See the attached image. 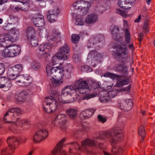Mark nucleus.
I'll return each instance as SVG.
<instances>
[{
  "instance_id": "obj_21",
  "label": "nucleus",
  "mask_w": 155,
  "mask_h": 155,
  "mask_svg": "<svg viewBox=\"0 0 155 155\" xmlns=\"http://www.w3.org/2000/svg\"><path fill=\"white\" fill-rule=\"evenodd\" d=\"M95 110V109L90 108L82 110L80 113V117L81 119H87L91 117Z\"/></svg>"
},
{
  "instance_id": "obj_1",
  "label": "nucleus",
  "mask_w": 155,
  "mask_h": 155,
  "mask_svg": "<svg viewBox=\"0 0 155 155\" xmlns=\"http://www.w3.org/2000/svg\"><path fill=\"white\" fill-rule=\"evenodd\" d=\"M89 91L87 81L82 79H79L73 84L66 86L62 89L61 93L62 95L66 98L65 101L61 97L59 92L52 91L51 96L45 98L43 105L44 110L48 113L54 112L57 110L60 102L69 103L74 101L78 96V92L81 94L88 93L83 96V100H88L97 96L96 94H89Z\"/></svg>"
},
{
  "instance_id": "obj_31",
  "label": "nucleus",
  "mask_w": 155,
  "mask_h": 155,
  "mask_svg": "<svg viewBox=\"0 0 155 155\" xmlns=\"http://www.w3.org/2000/svg\"><path fill=\"white\" fill-rule=\"evenodd\" d=\"M22 5L24 6H23L21 5H18L17 6L11 5L10 8L11 10L15 12H17L20 10L25 11L26 8L28 7H26V6L25 5Z\"/></svg>"
},
{
  "instance_id": "obj_50",
  "label": "nucleus",
  "mask_w": 155,
  "mask_h": 155,
  "mask_svg": "<svg viewBox=\"0 0 155 155\" xmlns=\"http://www.w3.org/2000/svg\"><path fill=\"white\" fill-rule=\"evenodd\" d=\"M81 70L82 71L89 72L92 71V69L91 67L87 66H82Z\"/></svg>"
},
{
  "instance_id": "obj_14",
  "label": "nucleus",
  "mask_w": 155,
  "mask_h": 155,
  "mask_svg": "<svg viewBox=\"0 0 155 155\" xmlns=\"http://www.w3.org/2000/svg\"><path fill=\"white\" fill-rule=\"evenodd\" d=\"M70 51V48L68 45L65 44L58 50L57 55L58 57L61 60H66L68 58V53Z\"/></svg>"
},
{
  "instance_id": "obj_25",
  "label": "nucleus",
  "mask_w": 155,
  "mask_h": 155,
  "mask_svg": "<svg viewBox=\"0 0 155 155\" xmlns=\"http://www.w3.org/2000/svg\"><path fill=\"white\" fill-rule=\"evenodd\" d=\"M98 15L95 13L88 15L85 18V22L88 24H92L96 22L97 20Z\"/></svg>"
},
{
  "instance_id": "obj_37",
  "label": "nucleus",
  "mask_w": 155,
  "mask_h": 155,
  "mask_svg": "<svg viewBox=\"0 0 155 155\" xmlns=\"http://www.w3.org/2000/svg\"><path fill=\"white\" fill-rule=\"evenodd\" d=\"M71 65H68L65 70V76L67 78H69L72 72L73 69Z\"/></svg>"
},
{
  "instance_id": "obj_33",
  "label": "nucleus",
  "mask_w": 155,
  "mask_h": 155,
  "mask_svg": "<svg viewBox=\"0 0 155 155\" xmlns=\"http://www.w3.org/2000/svg\"><path fill=\"white\" fill-rule=\"evenodd\" d=\"M31 66L34 70H38L40 68L41 65L39 61L33 60L31 63Z\"/></svg>"
},
{
  "instance_id": "obj_46",
  "label": "nucleus",
  "mask_w": 155,
  "mask_h": 155,
  "mask_svg": "<svg viewBox=\"0 0 155 155\" xmlns=\"http://www.w3.org/2000/svg\"><path fill=\"white\" fill-rule=\"evenodd\" d=\"M15 1L21 2L22 5H25L26 7H29V4L30 2V0H15Z\"/></svg>"
},
{
  "instance_id": "obj_26",
  "label": "nucleus",
  "mask_w": 155,
  "mask_h": 155,
  "mask_svg": "<svg viewBox=\"0 0 155 155\" xmlns=\"http://www.w3.org/2000/svg\"><path fill=\"white\" fill-rule=\"evenodd\" d=\"M66 113L70 119L74 120L77 116L78 111L74 108H70L66 110Z\"/></svg>"
},
{
  "instance_id": "obj_20",
  "label": "nucleus",
  "mask_w": 155,
  "mask_h": 155,
  "mask_svg": "<svg viewBox=\"0 0 155 155\" xmlns=\"http://www.w3.org/2000/svg\"><path fill=\"white\" fill-rule=\"evenodd\" d=\"M33 22L34 25L37 27L43 26L45 24L44 16L40 14L36 15L33 19Z\"/></svg>"
},
{
  "instance_id": "obj_18",
  "label": "nucleus",
  "mask_w": 155,
  "mask_h": 155,
  "mask_svg": "<svg viewBox=\"0 0 155 155\" xmlns=\"http://www.w3.org/2000/svg\"><path fill=\"white\" fill-rule=\"evenodd\" d=\"M12 85L11 82L8 79L4 77L0 78V88L4 91H6Z\"/></svg>"
},
{
  "instance_id": "obj_28",
  "label": "nucleus",
  "mask_w": 155,
  "mask_h": 155,
  "mask_svg": "<svg viewBox=\"0 0 155 155\" xmlns=\"http://www.w3.org/2000/svg\"><path fill=\"white\" fill-rule=\"evenodd\" d=\"M26 35L28 39L34 38L35 37L36 32L35 29L32 27H29L26 29Z\"/></svg>"
},
{
  "instance_id": "obj_29",
  "label": "nucleus",
  "mask_w": 155,
  "mask_h": 155,
  "mask_svg": "<svg viewBox=\"0 0 155 155\" xmlns=\"http://www.w3.org/2000/svg\"><path fill=\"white\" fill-rule=\"evenodd\" d=\"M12 24L10 23H8L6 26L4 27V29L6 31H9V34L8 35H11L12 36H13L15 34V31L17 30L18 31V33L17 34V38L18 36V30L15 28H13L12 26Z\"/></svg>"
},
{
  "instance_id": "obj_9",
  "label": "nucleus",
  "mask_w": 155,
  "mask_h": 155,
  "mask_svg": "<svg viewBox=\"0 0 155 155\" xmlns=\"http://www.w3.org/2000/svg\"><path fill=\"white\" fill-rule=\"evenodd\" d=\"M7 142L10 147V149L9 151H7L5 148L2 150L1 152L2 155H7L8 153L9 154H10L11 153H13L15 151V147L18 145L19 143L17 138L12 136L8 137Z\"/></svg>"
},
{
  "instance_id": "obj_48",
  "label": "nucleus",
  "mask_w": 155,
  "mask_h": 155,
  "mask_svg": "<svg viewBox=\"0 0 155 155\" xmlns=\"http://www.w3.org/2000/svg\"><path fill=\"white\" fill-rule=\"evenodd\" d=\"M103 76L106 77H110V78L114 79L117 77L116 75L114 74L110 73H106L104 74L103 75Z\"/></svg>"
},
{
  "instance_id": "obj_39",
  "label": "nucleus",
  "mask_w": 155,
  "mask_h": 155,
  "mask_svg": "<svg viewBox=\"0 0 155 155\" xmlns=\"http://www.w3.org/2000/svg\"><path fill=\"white\" fill-rule=\"evenodd\" d=\"M5 47V48L2 52V56L5 57H10L8 46H7Z\"/></svg>"
},
{
  "instance_id": "obj_34",
  "label": "nucleus",
  "mask_w": 155,
  "mask_h": 155,
  "mask_svg": "<svg viewBox=\"0 0 155 155\" xmlns=\"http://www.w3.org/2000/svg\"><path fill=\"white\" fill-rule=\"evenodd\" d=\"M18 75L11 68L8 69L7 72V76L9 79L13 80L16 79Z\"/></svg>"
},
{
  "instance_id": "obj_49",
  "label": "nucleus",
  "mask_w": 155,
  "mask_h": 155,
  "mask_svg": "<svg viewBox=\"0 0 155 155\" xmlns=\"http://www.w3.org/2000/svg\"><path fill=\"white\" fill-rule=\"evenodd\" d=\"M58 55L57 56H53L51 59V61L54 65H55L58 64V62L59 59Z\"/></svg>"
},
{
  "instance_id": "obj_53",
  "label": "nucleus",
  "mask_w": 155,
  "mask_h": 155,
  "mask_svg": "<svg viewBox=\"0 0 155 155\" xmlns=\"http://www.w3.org/2000/svg\"><path fill=\"white\" fill-rule=\"evenodd\" d=\"M16 119L15 120V122H16V124L17 125H22L23 123V121H25L23 120V119H20L19 118H16Z\"/></svg>"
},
{
  "instance_id": "obj_30",
  "label": "nucleus",
  "mask_w": 155,
  "mask_h": 155,
  "mask_svg": "<svg viewBox=\"0 0 155 155\" xmlns=\"http://www.w3.org/2000/svg\"><path fill=\"white\" fill-rule=\"evenodd\" d=\"M114 69L117 72L121 71L127 73V67L126 66H124V64H120L118 65H116L114 68Z\"/></svg>"
},
{
  "instance_id": "obj_52",
  "label": "nucleus",
  "mask_w": 155,
  "mask_h": 155,
  "mask_svg": "<svg viewBox=\"0 0 155 155\" xmlns=\"http://www.w3.org/2000/svg\"><path fill=\"white\" fill-rule=\"evenodd\" d=\"M98 119L100 121L104 123L106 121V118L101 115H98L97 116Z\"/></svg>"
},
{
  "instance_id": "obj_2",
  "label": "nucleus",
  "mask_w": 155,
  "mask_h": 155,
  "mask_svg": "<svg viewBox=\"0 0 155 155\" xmlns=\"http://www.w3.org/2000/svg\"><path fill=\"white\" fill-rule=\"evenodd\" d=\"M122 125L116 126L109 131L104 132L102 134H99L94 136V139L101 140H110V143L113 147L112 152L114 155H122L123 152V148L120 147H115L118 142L123 140V136L122 129Z\"/></svg>"
},
{
  "instance_id": "obj_15",
  "label": "nucleus",
  "mask_w": 155,
  "mask_h": 155,
  "mask_svg": "<svg viewBox=\"0 0 155 155\" xmlns=\"http://www.w3.org/2000/svg\"><path fill=\"white\" fill-rule=\"evenodd\" d=\"M31 78L27 75H18L16 79V83L20 86L27 85L30 83L29 82Z\"/></svg>"
},
{
  "instance_id": "obj_13",
  "label": "nucleus",
  "mask_w": 155,
  "mask_h": 155,
  "mask_svg": "<svg viewBox=\"0 0 155 155\" xmlns=\"http://www.w3.org/2000/svg\"><path fill=\"white\" fill-rule=\"evenodd\" d=\"M59 10L57 6L53 7L47 13V18L50 22H53L57 21L59 13Z\"/></svg>"
},
{
  "instance_id": "obj_5",
  "label": "nucleus",
  "mask_w": 155,
  "mask_h": 155,
  "mask_svg": "<svg viewBox=\"0 0 155 155\" xmlns=\"http://www.w3.org/2000/svg\"><path fill=\"white\" fill-rule=\"evenodd\" d=\"M71 144L75 149L85 151L87 155H93L94 154L93 152L87 149L88 146H94L95 144V142L91 139H87L83 141L81 143V147L77 142H72Z\"/></svg>"
},
{
  "instance_id": "obj_17",
  "label": "nucleus",
  "mask_w": 155,
  "mask_h": 155,
  "mask_svg": "<svg viewBox=\"0 0 155 155\" xmlns=\"http://www.w3.org/2000/svg\"><path fill=\"white\" fill-rule=\"evenodd\" d=\"M73 7L77 10L83 11L85 8L89 7L90 4L87 2L83 0L77 1L73 4Z\"/></svg>"
},
{
  "instance_id": "obj_40",
  "label": "nucleus",
  "mask_w": 155,
  "mask_h": 155,
  "mask_svg": "<svg viewBox=\"0 0 155 155\" xmlns=\"http://www.w3.org/2000/svg\"><path fill=\"white\" fill-rule=\"evenodd\" d=\"M30 40L31 45L34 47H35L38 45V42L35 37L34 38H31L28 39Z\"/></svg>"
},
{
  "instance_id": "obj_6",
  "label": "nucleus",
  "mask_w": 155,
  "mask_h": 155,
  "mask_svg": "<svg viewBox=\"0 0 155 155\" xmlns=\"http://www.w3.org/2000/svg\"><path fill=\"white\" fill-rule=\"evenodd\" d=\"M21 114V110L18 107H13L10 109L5 114L3 120L8 123H14L16 118Z\"/></svg>"
},
{
  "instance_id": "obj_44",
  "label": "nucleus",
  "mask_w": 155,
  "mask_h": 155,
  "mask_svg": "<svg viewBox=\"0 0 155 155\" xmlns=\"http://www.w3.org/2000/svg\"><path fill=\"white\" fill-rule=\"evenodd\" d=\"M84 24L83 18L81 17L77 18L75 22V24L77 25H83Z\"/></svg>"
},
{
  "instance_id": "obj_11",
  "label": "nucleus",
  "mask_w": 155,
  "mask_h": 155,
  "mask_svg": "<svg viewBox=\"0 0 155 155\" xmlns=\"http://www.w3.org/2000/svg\"><path fill=\"white\" fill-rule=\"evenodd\" d=\"M66 116L64 114H58L54 122L55 125L61 128L63 131H65L66 128Z\"/></svg>"
},
{
  "instance_id": "obj_64",
  "label": "nucleus",
  "mask_w": 155,
  "mask_h": 155,
  "mask_svg": "<svg viewBox=\"0 0 155 155\" xmlns=\"http://www.w3.org/2000/svg\"><path fill=\"white\" fill-rule=\"evenodd\" d=\"M104 155H111L109 153L105 151L104 152Z\"/></svg>"
},
{
  "instance_id": "obj_62",
  "label": "nucleus",
  "mask_w": 155,
  "mask_h": 155,
  "mask_svg": "<svg viewBox=\"0 0 155 155\" xmlns=\"http://www.w3.org/2000/svg\"><path fill=\"white\" fill-rule=\"evenodd\" d=\"M23 120L25 121V122L23 121V124H23L26 125V124H29V122L28 120H25V119H23Z\"/></svg>"
},
{
  "instance_id": "obj_8",
  "label": "nucleus",
  "mask_w": 155,
  "mask_h": 155,
  "mask_svg": "<svg viewBox=\"0 0 155 155\" xmlns=\"http://www.w3.org/2000/svg\"><path fill=\"white\" fill-rule=\"evenodd\" d=\"M15 34L13 36L8 34L5 35V36L0 35V46L5 47L8 45L12 44L16 41L17 39V34L18 31L17 30L15 31Z\"/></svg>"
},
{
  "instance_id": "obj_19",
  "label": "nucleus",
  "mask_w": 155,
  "mask_h": 155,
  "mask_svg": "<svg viewBox=\"0 0 155 155\" xmlns=\"http://www.w3.org/2000/svg\"><path fill=\"white\" fill-rule=\"evenodd\" d=\"M136 0H118L117 4L120 7L124 9L130 8L131 6L133 5Z\"/></svg>"
},
{
  "instance_id": "obj_23",
  "label": "nucleus",
  "mask_w": 155,
  "mask_h": 155,
  "mask_svg": "<svg viewBox=\"0 0 155 155\" xmlns=\"http://www.w3.org/2000/svg\"><path fill=\"white\" fill-rule=\"evenodd\" d=\"M64 140H61L57 146L56 148L52 152L53 155H56L58 152L59 153V155H66V152L64 150L62 149V143L64 142Z\"/></svg>"
},
{
  "instance_id": "obj_63",
  "label": "nucleus",
  "mask_w": 155,
  "mask_h": 155,
  "mask_svg": "<svg viewBox=\"0 0 155 155\" xmlns=\"http://www.w3.org/2000/svg\"><path fill=\"white\" fill-rule=\"evenodd\" d=\"M128 47L129 49H132V50L134 49V46L132 44L129 45L128 46Z\"/></svg>"
},
{
  "instance_id": "obj_32",
  "label": "nucleus",
  "mask_w": 155,
  "mask_h": 155,
  "mask_svg": "<svg viewBox=\"0 0 155 155\" xmlns=\"http://www.w3.org/2000/svg\"><path fill=\"white\" fill-rule=\"evenodd\" d=\"M11 68L18 75L23 71L22 65L20 64H16L12 66Z\"/></svg>"
},
{
  "instance_id": "obj_58",
  "label": "nucleus",
  "mask_w": 155,
  "mask_h": 155,
  "mask_svg": "<svg viewBox=\"0 0 155 155\" xmlns=\"http://www.w3.org/2000/svg\"><path fill=\"white\" fill-rule=\"evenodd\" d=\"M73 58L75 62L77 61L79 59V57L78 55L77 54H74L73 56Z\"/></svg>"
},
{
  "instance_id": "obj_16",
  "label": "nucleus",
  "mask_w": 155,
  "mask_h": 155,
  "mask_svg": "<svg viewBox=\"0 0 155 155\" xmlns=\"http://www.w3.org/2000/svg\"><path fill=\"white\" fill-rule=\"evenodd\" d=\"M7 46L10 57L17 56L20 53L21 48L18 45L9 44Z\"/></svg>"
},
{
  "instance_id": "obj_4",
  "label": "nucleus",
  "mask_w": 155,
  "mask_h": 155,
  "mask_svg": "<svg viewBox=\"0 0 155 155\" xmlns=\"http://www.w3.org/2000/svg\"><path fill=\"white\" fill-rule=\"evenodd\" d=\"M124 44H123L117 50V57L121 62H125L128 58L127 45L130 43L131 37L130 34L127 29L125 30Z\"/></svg>"
},
{
  "instance_id": "obj_47",
  "label": "nucleus",
  "mask_w": 155,
  "mask_h": 155,
  "mask_svg": "<svg viewBox=\"0 0 155 155\" xmlns=\"http://www.w3.org/2000/svg\"><path fill=\"white\" fill-rule=\"evenodd\" d=\"M101 101L102 103H106L110 100V98L106 94L104 97H101L100 98Z\"/></svg>"
},
{
  "instance_id": "obj_54",
  "label": "nucleus",
  "mask_w": 155,
  "mask_h": 155,
  "mask_svg": "<svg viewBox=\"0 0 155 155\" xmlns=\"http://www.w3.org/2000/svg\"><path fill=\"white\" fill-rule=\"evenodd\" d=\"M131 86L129 85L128 87H124L121 89L122 91L125 92L126 93H130Z\"/></svg>"
},
{
  "instance_id": "obj_61",
  "label": "nucleus",
  "mask_w": 155,
  "mask_h": 155,
  "mask_svg": "<svg viewBox=\"0 0 155 155\" xmlns=\"http://www.w3.org/2000/svg\"><path fill=\"white\" fill-rule=\"evenodd\" d=\"M141 18V15H140L139 17H138V18L136 19L135 21H134V22H139L140 21V19Z\"/></svg>"
},
{
  "instance_id": "obj_41",
  "label": "nucleus",
  "mask_w": 155,
  "mask_h": 155,
  "mask_svg": "<svg viewBox=\"0 0 155 155\" xmlns=\"http://www.w3.org/2000/svg\"><path fill=\"white\" fill-rule=\"evenodd\" d=\"M99 38L101 40H98V42H100L101 41L103 40L104 39L102 35H99L97 38L93 37L91 38L90 40V43H93V44L95 43V42L96 43L97 41L98 40V38Z\"/></svg>"
},
{
  "instance_id": "obj_45",
  "label": "nucleus",
  "mask_w": 155,
  "mask_h": 155,
  "mask_svg": "<svg viewBox=\"0 0 155 155\" xmlns=\"http://www.w3.org/2000/svg\"><path fill=\"white\" fill-rule=\"evenodd\" d=\"M72 41L74 43H77L80 39V37L78 35L72 34L71 36Z\"/></svg>"
},
{
  "instance_id": "obj_3",
  "label": "nucleus",
  "mask_w": 155,
  "mask_h": 155,
  "mask_svg": "<svg viewBox=\"0 0 155 155\" xmlns=\"http://www.w3.org/2000/svg\"><path fill=\"white\" fill-rule=\"evenodd\" d=\"M47 76L54 86L60 85L62 83L61 79L64 76V69L61 66L52 67L50 64H48L46 67Z\"/></svg>"
},
{
  "instance_id": "obj_55",
  "label": "nucleus",
  "mask_w": 155,
  "mask_h": 155,
  "mask_svg": "<svg viewBox=\"0 0 155 155\" xmlns=\"http://www.w3.org/2000/svg\"><path fill=\"white\" fill-rule=\"evenodd\" d=\"M5 70L4 65L0 63V75H2L4 74Z\"/></svg>"
},
{
  "instance_id": "obj_24",
  "label": "nucleus",
  "mask_w": 155,
  "mask_h": 155,
  "mask_svg": "<svg viewBox=\"0 0 155 155\" xmlns=\"http://www.w3.org/2000/svg\"><path fill=\"white\" fill-rule=\"evenodd\" d=\"M132 106V100L129 99L123 101L120 105V107L122 110L128 111L131 109Z\"/></svg>"
},
{
  "instance_id": "obj_60",
  "label": "nucleus",
  "mask_w": 155,
  "mask_h": 155,
  "mask_svg": "<svg viewBox=\"0 0 155 155\" xmlns=\"http://www.w3.org/2000/svg\"><path fill=\"white\" fill-rule=\"evenodd\" d=\"M8 0H0V5H2L7 3Z\"/></svg>"
},
{
  "instance_id": "obj_27",
  "label": "nucleus",
  "mask_w": 155,
  "mask_h": 155,
  "mask_svg": "<svg viewBox=\"0 0 155 155\" xmlns=\"http://www.w3.org/2000/svg\"><path fill=\"white\" fill-rule=\"evenodd\" d=\"M110 31L113 35L116 37V38H115V39L116 41H119L122 40V38L120 37L117 34L119 29L117 26L114 25H111L110 28Z\"/></svg>"
},
{
  "instance_id": "obj_57",
  "label": "nucleus",
  "mask_w": 155,
  "mask_h": 155,
  "mask_svg": "<svg viewBox=\"0 0 155 155\" xmlns=\"http://www.w3.org/2000/svg\"><path fill=\"white\" fill-rule=\"evenodd\" d=\"M143 35L142 33H140L139 34V35H138V36H139L138 40H139V41L140 42L142 41V39H143Z\"/></svg>"
},
{
  "instance_id": "obj_12",
  "label": "nucleus",
  "mask_w": 155,
  "mask_h": 155,
  "mask_svg": "<svg viewBox=\"0 0 155 155\" xmlns=\"http://www.w3.org/2000/svg\"><path fill=\"white\" fill-rule=\"evenodd\" d=\"M48 135V132L44 128L40 129L35 134L33 141L35 143L39 142L45 139Z\"/></svg>"
},
{
  "instance_id": "obj_56",
  "label": "nucleus",
  "mask_w": 155,
  "mask_h": 155,
  "mask_svg": "<svg viewBox=\"0 0 155 155\" xmlns=\"http://www.w3.org/2000/svg\"><path fill=\"white\" fill-rule=\"evenodd\" d=\"M148 21H146L145 22L143 27V29L145 32H147L148 31Z\"/></svg>"
},
{
  "instance_id": "obj_10",
  "label": "nucleus",
  "mask_w": 155,
  "mask_h": 155,
  "mask_svg": "<svg viewBox=\"0 0 155 155\" xmlns=\"http://www.w3.org/2000/svg\"><path fill=\"white\" fill-rule=\"evenodd\" d=\"M102 57V55L101 54L96 51H92L89 53L87 60L88 62L95 67L96 64L100 61Z\"/></svg>"
},
{
  "instance_id": "obj_43",
  "label": "nucleus",
  "mask_w": 155,
  "mask_h": 155,
  "mask_svg": "<svg viewBox=\"0 0 155 155\" xmlns=\"http://www.w3.org/2000/svg\"><path fill=\"white\" fill-rule=\"evenodd\" d=\"M138 133L139 135L141 136L142 138L144 139L145 136V130L143 126H140L138 129Z\"/></svg>"
},
{
  "instance_id": "obj_35",
  "label": "nucleus",
  "mask_w": 155,
  "mask_h": 155,
  "mask_svg": "<svg viewBox=\"0 0 155 155\" xmlns=\"http://www.w3.org/2000/svg\"><path fill=\"white\" fill-rule=\"evenodd\" d=\"M129 82V80L128 79H121L117 81L116 84V86L117 87H121L127 84Z\"/></svg>"
},
{
  "instance_id": "obj_42",
  "label": "nucleus",
  "mask_w": 155,
  "mask_h": 155,
  "mask_svg": "<svg viewBox=\"0 0 155 155\" xmlns=\"http://www.w3.org/2000/svg\"><path fill=\"white\" fill-rule=\"evenodd\" d=\"M10 18L9 23L11 24H15L18 21V18L16 17L11 15L10 16Z\"/></svg>"
},
{
  "instance_id": "obj_38",
  "label": "nucleus",
  "mask_w": 155,
  "mask_h": 155,
  "mask_svg": "<svg viewBox=\"0 0 155 155\" xmlns=\"http://www.w3.org/2000/svg\"><path fill=\"white\" fill-rule=\"evenodd\" d=\"M106 94L109 98H113L117 95V91L116 89L111 90L107 92Z\"/></svg>"
},
{
  "instance_id": "obj_36",
  "label": "nucleus",
  "mask_w": 155,
  "mask_h": 155,
  "mask_svg": "<svg viewBox=\"0 0 155 155\" xmlns=\"http://www.w3.org/2000/svg\"><path fill=\"white\" fill-rule=\"evenodd\" d=\"M60 33H58L56 35V36L54 35V36L48 35H47L46 36H45V38H46L48 40L49 43H51V41H56V40L58 39L59 38H60Z\"/></svg>"
},
{
  "instance_id": "obj_51",
  "label": "nucleus",
  "mask_w": 155,
  "mask_h": 155,
  "mask_svg": "<svg viewBox=\"0 0 155 155\" xmlns=\"http://www.w3.org/2000/svg\"><path fill=\"white\" fill-rule=\"evenodd\" d=\"M116 12L121 15L124 18H126L127 17V14L124 11H123L120 9H116Z\"/></svg>"
},
{
  "instance_id": "obj_22",
  "label": "nucleus",
  "mask_w": 155,
  "mask_h": 155,
  "mask_svg": "<svg viewBox=\"0 0 155 155\" xmlns=\"http://www.w3.org/2000/svg\"><path fill=\"white\" fill-rule=\"evenodd\" d=\"M28 94L25 91L18 92L15 95V97L19 103L24 102L26 100Z\"/></svg>"
},
{
  "instance_id": "obj_59",
  "label": "nucleus",
  "mask_w": 155,
  "mask_h": 155,
  "mask_svg": "<svg viewBox=\"0 0 155 155\" xmlns=\"http://www.w3.org/2000/svg\"><path fill=\"white\" fill-rule=\"evenodd\" d=\"M123 25L124 28H125V29H127V28L128 26V24L127 22L125 20H123Z\"/></svg>"
},
{
  "instance_id": "obj_7",
  "label": "nucleus",
  "mask_w": 155,
  "mask_h": 155,
  "mask_svg": "<svg viewBox=\"0 0 155 155\" xmlns=\"http://www.w3.org/2000/svg\"><path fill=\"white\" fill-rule=\"evenodd\" d=\"M52 49V46L51 44L48 43H44L42 44L37 48L38 54V57L40 58H44L47 61L50 58V56L49 53Z\"/></svg>"
}]
</instances>
